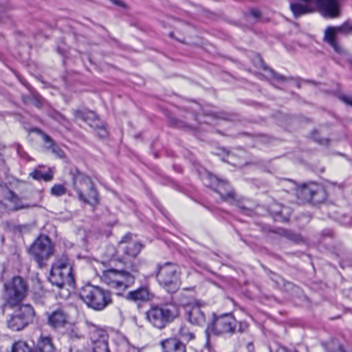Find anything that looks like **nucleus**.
Masks as SVG:
<instances>
[{
	"label": "nucleus",
	"mask_w": 352,
	"mask_h": 352,
	"mask_svg": "<svg viewBox=\"0 0 352 352\" xmlns=\"http://www.w3.org/2000/svg\"><path fill=\"white\" fill-rule=\"evenodd\" d=\"M179 316L178 307L172 302L152 304L145 313L146 321L154 328L162 330Z\"/></svg>",
	"instance_id": "1"
},
{
	"label": "nucleus",
	"mask_w": 352,
	"mask_h": 352,
	"mask_svg": "<svg viewBox=\"0 0 352 352\" xmlns=\"http://www.w3.org/2000/svg\"><path fill=\"white\" fill-rule=\"evenodd\" d=\"M70 175L72 178L73 188L76 192L78 199L90 205L98 204V193L90 177L77 168L72 169Z\"/></svg>",
	"instance_id": "2"
},
{
	"label": "nucleus",
	"mask_w": 352,
	"mask_h": 352,
	"mask_svg": "<svg viewBox=\"0 0 352 352\" xmlns=\"http://www.w3.org/2000/svg\"><path fill=\"white\" fill-rule=\"evenodd\" d=\"M248 328L246 322H239L231 314L214 316L212 323L206 330L208 333L217 336H231L239 332H243Z\"/></svg>",
	"instance_id": "3"
},
{
	"label": "nucleus",
	"mask_w": 352,
	"mask_h": 352,
	"mask_svg": "<svg viewBox=\"0 0 352 352\" xmlns=\"http://www.w3.org/2000/svg\"><path fill=\"white\" fill-rule=\"evenodd\" d=\"M80 297L89 308L96 311H102L112 303L110 292L90 284L81 288Z\"/></svg>",
	"instance_id": "4"
},
{
	"label": "nucleus",
	"mask_w": 352,
	"mask_h": 352,
	"mask_svg": "<svg viewBox=\"0 0 352 352\" xmlns=\"http://www.w3.org/2000/svg\"><path fill=\"white\" fill-rule=\"evenodd\" d=\"M180 276V268L174 263L167 262L157 265V280L169 293H175L179 289Z\"/></svg>",
	"instance_id": "5"
},
{
	"label": "nucleus",
	"mask_w": 352,
	"mask_h": 352,
	"mask_svg": "<svg viewBox=\"0 0 352 352\" xmlns=\"http://www.w3.org/2000/svg\"><path fill=\"white\" fill-rule=\"evenodd\" d=\"M102 281L116 291L118 295L131 287L135 280L134 275L124 270L109 269L103 271Z\"/></svg>",
	"instance_id": "6"
},
{
	"label": "nucleus",
	"mask_w": 352,
	"mask_h": 352,
	"mask_svg": "<svg viewBox=\"0 0 352 352\" xmlns=\"http://www.w3.org/2000/svg\"><path fill=\"white\" fill-rule=\"evenodd\" d=\"M49 280L53 285L63 288L74 283L72 267L66 258L57 260L52 266Z\"/></svg>",
	"instance_id": "7"
},
{
	"label": "nucleus",
	"mask_w": 352,
	"mask_h": 352,
	"mask_svg": "<svg viewBox=\"0 0 352 352\" xmlns=\"http://www.w3.org/2000/svg\"><path fill=\"white\" fill-rule=\"evenodd\" d=\"M4 289L3 299L5 303L3 307L7 305L12 307L19 303L24 298L26 285L21 277L16 276L11 281L5 283Z\"/></svg>",
	"instance_id": "8"
},
{
	"label": "nucleus",
	"mask_w": 352,
	"mask_h": 352,
	"mask_svg": "<svg viewBox=\"0 0 352 352\" xmlns=\"http://www.w3.org/2000/svg\"><path fill=\"white\" fill-rule=\"evenodd\" d=\"M28 251L40 267H42L44 262L54 254L52 243L46 235H40L30 247Z\"/></svg>",
	"instance_id": "9"
},
{
	"label": "nucleus",
	"mask_w": 352,
	"mask_h": 352,
	"mask_svg": "<svg viewBox=\"0 0 352 352\" xmlns=\"http://www.w3.org/2000/svg\"><path fill=\"white\" fill-rule=\"evenodd\" d=\"M34 311L30 305H20L7 320L8 327L12 331H21L33 320Z\"/></svg>",
	"instance_id": "10"
},
{
	"label": "nucleus",
	"mask_w": 352,
	"mask_h": 352,
	"mask_svg": "<svg viewBox=\"0 0 352 352\" xmlns=\"http://www.w3.org/2000/svg\"><path fill=\"white\" fill-rule=\"evenodd\" d=\"M352 32V21H347L338 27L329 26L324 32V41H327L338 54L344 53V50L336 40L338 34H349Z\"/></svg>",
	"instance_id": "11"
},
{
	"label": "nucleus",
	"mask_w": 352,
	"mask_h": 352,
	"mask_svg": "<svg viewBox=\"0 0 352 352\" xmlns=\"http://www.w3.org/2000/svg\"><path fill=\"white\" fill-rule=\"evenodd\" d=\"M87 324L93 329L90 331L92 352H110L108 344L109 335L107 331L98 328L89 322H87Z\"/></svg>",
	"instance_id": "12"
},
{
	"label": "nucleus",
	"mask_w": 352,
	"mask_h": 352,
	"mask_svg": "<svg viewBox=\"0 0 352 352\" xmlns=\"http://www.w3.org/2000/svg\"><path fill=\"white\" fill-rule=\"evenodd\" d=\"M7 200L13 205L14 210H20L33 208H40L38 203L24 204L21 199L6 185L0 184V203Z\"/></svg>",
	"instance_id": "13"
},
{
	"label": "nucleus",
	"mask_w": 352,
	"mask_h": 352,
	"mask_svg": "<svg viewBox=\"0 0 352 352\" xmlns=\"http://www.w3.org/2000/svg\"><path fill=\"white\" fill-rule=\"evenodd\" d=\"M120 245L124 254L131 257L137 256L142 248L140 243L131 240V235L130 234H126L122 237Z\"/></svg>",
	"instance_id": "14"
},
{
	"label": "nucleus",
	"mask_w": 352,
	"mask_h": 352,
	"mask_svg": "<svg viewBox=\"0 0 352 352\" xmlns=\"http://www.w3.org/2000/svg\"><path fill=\"white\" fill-rule=\"evenodd\" d=\"M162 352H186L185 344L177 338H168L160 342Z\"/></svg>",
	"instance_id": "15"
},
{
	"label": "nucleus",
	"mask_w": 352,
	"mask_h": 352,
	"mask_svg": "<svg viewBox=\"0 0 352 352\" xmlns=\"http://www.w3.org/2000/svg\"><path fill=\"white\" fill-rule=\"evenodd\" d=\"M68 314L62 308L57 309L48 315V323L53 327L63 326L67 322Z\"/></svg>",
	"instance_id": "16"
},
{
	"label": "nucleus",
	"mask_w": 352,
	"mask_h": 352,
	"mask_svg": "<svg viewBox=\"0 0 352 352\" xmlns=\"http://www.w3.org/2000/svg\"><path fill=\"white\" fill-rule=\"evenodd\" d=\"M151 296V294L146 287H141L135 290L128 292L125 298L129 301L138 302L149 300Z\"/></svg>",
	"instance_id": "17"
},
{
	"label": "nucleus",
	"mask_w": 352,
	"mask_h": 352,
	"mask_svg": "<svg viewBox=\"0 0 352 352\" xmlns=\"http://www.w3.org/2000/svg\"><path fill=\"white\" fill-rule=\"evenodd\" d=\"M188 319L192 324L202 326L206 322L205 314L197 305L190 307L188 310L186 311Z\"/></svg>",
	"instance_id": "18"
},
{
	"label": "nucleus",
	"mask_w": 352,
	"mask_h": 352,
	"mask_svg": "<svg viewBox=\"0 0 352 352\" xmlns=\"http://www.w3.org/2000/svg\"><path fill=\"white\" fill-rule=\"evenodd\" d=\"M36 351L38 352H55V346L52 342V338L46 336H41L38 338Z\"/></svg>",
	"instance_id": "19"
},
{
	"label": "nucleus",
	"mask_w": 352,
	"mask_h": 352,
	"mask_svg": "<svg viewBox=\"0 0 352 352\" xmlns=\"http://www.w3.org/2000/svg\"><path fill=\"white\" fill-rule=\"evenodd\" d=\"M322 346L327 352H352L336 339H330L327 342H322Z\"/></svg>",
	"instance_id": "20"
},
{
	"label": "nucleus",
	"mask_w": 352,
	"mask_h": 352,
	"mask_svg": "<svg viewBox=\"0 0 352 352\" xmlns=\"http://www.w3.org/2000/svg\"><path fill=\"white\" fill-rule=\"evenodd\" d=\"M65 336L70 344L69 346L80 344V342L85 340V336L77 327H73L68 329L65 333Z\"/></svg>",
	"instance_id": "21"
},
{
	"label": "nucleus",
	"mask_w": 352,
	"mask_h": 352,
	"mask_svg": "<svg viewBox=\"0 0 352 352\" xmlns=\"http://www.w3.org/2000/svg\"><path fill=\"white\" fill-rule=\"evenodd\" d=\"M319 190H320V188L318 186L304 184L298 189L297 194L305 200H312L314 198L315 193Z\"/></svg>",
	"instance_id": "22"
},
{
	"label": "nucleus",
	"mask_w": 352,
	"mask_h": 352,
	"mask_svg": "<svg viewBox=\"0 0 352 352\" xmlns=\"http://www.w3.org/2000/svg\"><path fill=\"white\" fill-rule=\"evenodd\" d=\"M30 176L36 180H43L45 182H50L53 178L52 172L43 173L40 170H35L30 173Z\"/></svg>",
	"instance_id": "23"
},
{
	"label": "nucleus",
	"mask_w": 352,
	"mask_h": 352,
	"mask_svg": "<svg viewBox=\"0 0 352 352\" xmlns=\"http://www.w3.org/2000/svg\"><path fill=\"white\" fill-rule=\"evenodd\" d=\"M12 352H32V350L26 342L18 341L13 344Z\"/></svg>",
	"instance_id": "24"
},
{
	"label": "nucleus",
	"mask_w": 352,
	"mask_h": 352,
	"mask_svg": "<svg viewBox=\"0 0 352 352\" xmlns=\"http://www.w3.org/2000/svg\"><path fill=\"white\" fill-rule=\"evenodd\" d=\"M74 114L77 118H80L85 121H87L88 119H93L96 118V114L93 111H83L81 110H74Z\"/></svg>",
	"instance_id": "25"
},
{
	"label": "nucleus",
	"mask_w": 352,
	"mask_h": 352,
	"mask_svg": "<svg viewBox=\"0 0 352 352\" xmlns=\"http://www.w3.org/2000/svg\"><path fill=\"white\" fill-rule=\"evenodd\" d=\"M37 133L41 135L43 142H45V148L47 150H50L52 147H53L56 144L53 139L45 133L40 129H36Z\"/></svg>",
	"instance_id": "26"
},
{
	"label": "nucleus",
	"mask_w": 352,
	"mask_h": 352,
	"mask_svg": "<svg viewBox=\"0 0 352 352\" xmlns=\"http://www.w3.org/2000/svg\"><path fill=\"white\" fill-rule=\"evenodd\" d=\"M50 193L55 197H60L67 193V189L62 184H55L51 188Z\"/></svg>",
	"instance_id": "27"
},
{
	"label": "nucleus",
	"mask_w": 352,
	"mask_h": 352,
	"mask_svg": "<svg viewBox=\"0 0 352 352\" xmlns=\"http://www.w3.org/2000/svg\"><path fill=\"white\" fill-rule=\"evenodd\" d=\"M69 352H92V350L89 346L78 344L69 346Z\"/></svg>",
	"instance_id": "28"
},
{
	"label": "nucleus",
	"mask_w": 352,
	"mask_h": 352,
	"mask_svg": "<svg viewBox=\"0 0 352 352\" xmlns=\"http://www.w3.org/2000/svg\"><path fill=\"white\" fill-rule=\"evenodd\" d=\"M179 336H181V338H182L183 339H184L187 341L191 340L194 339V338H195L194 333L189 331L187 329H186L184 327H182L180 329Z\"/></svg>",
	"instance_id": "29"
},
{
	"label": "nucleus",
	"mask_w": 352,
	"mask_h": 352,
	"mask_svg": "<svg viewBox=\"0 0 352 352\" xmlns=\"http://www.w3.org/2000/svg\"><path fill=\"white\" fill-rule=\"evenodd\" d=\"M217 191L220 195L221 198L225 201H228L230 199H234V192L232 191H228L226 192H223L221 191L220 187H218Z\"/></svg>",
	"instance_id": "30"
},
{
	"label": "nucleus",
	"mask_w": 352,
	"mask_h": 352,
	"mask_svg": "<svg viewBox=\"0 0 352 352\" xmlns=\"http://www.w3.org/2000/svg\"><path fill=\"white\" fill-rule=\"evenodd\" d=\"M50 150H51L52 153L58 158L63 159L65 157V152L56 144H55Z\"/></svg>",
	"instance_id": "31"
},
{
	"label": "nucleus",
	"mask_w": 352,
	"mask_h": 352,
	"mask_svg": "<svg viewBox=\"0 0 352 352\" xmlns=\"http://www.w3.org/2000/svg\"><path fill=\"white\" fill-rule=\"evenodd\" d=\"M96 133L97 135H98L101 138L107 136L108 133L104 124H102L101 126H98L96 124Z\"/></svg>",
	"instance_id": "32"
},
{
	"label": "nucleus",
	"mask_w": 352,
	"mask_h": 352,
	"mask_svg": "<svg viewBox=\"0 0 352 352\" xmlns=\"http://www.w3.org/2000/svg\"><path fill=\"white\" fill-rule=\"evenodd\" d=\"M118 352H129L131 346L126 340H123L118 345Z\"/></svg>",
	"instance_id": "33"
},
{
	"label": "nucleus",
	"mask_w": 352,
	"mask_h": 352,
	"mask_svg": "<svg viewBox=\"0 0 352 352\" xmlns=\"http://www.w3.org/2000/svg\"><path fill=\"white\" fill-rule=\"evenodd\" d=\"M271 73L272 78L278 81L284 82L287 80V78L284 76L278 74L272 70L271 71Z\"/></svg>",
	"instance_id": "34"
},
{
	"label": "nucleus",
	"mask_w": 352,
	"mask_h": 352,
	"mask_svg": "<svg viewBox=\"0 0 352 352\" xmlns=\"http://www.w3.org/2000/svg\"><path fill=\"white\" fill-rule=\"evenodd\" d=\"M53 118L63 124H65V123L67 121L66 118L63 115L58 112L54 113Z\"/></svg>",
	"instance_id": "35"
},
{
	"label": "nucleus",
	"mask_w": 352,
	"mask_h": 352,
	"mask_svg": "<svg viewBox=\"0 0 352 352\" xmlns=\"http://www.w3.org/2000/svg\"><path fill=\"white\" fill-rule=\"evenodd\" d=\"M275 207H280V206H278V204H274L272 206V208H275ZM280 210H276V209H272V212L276 214V215H283L284 214V210H287V208H286L285 207H282L280 206Z\"/></svg>",
	"instance_id": "36"
},
{
	"label": "nucleus",
	"mask_w": 352,
	"mask_h": 352,
	"mask_svg": "<svg viewBox=\"0 0 352 352\" xmlns=\"http://www.w3.org/2000/svg\"><path fill=\"white\" fill-rule=\"evenodd\" d=\"M315 140L318 142L319 144L322 145H328L329 142V140L327 138L317 139L316 137H314Z\"/></svg>",
	"instance_id": "37"
},
{
	"label": "nucleus",
	"mask_w": 352,
	"mask_h": 352,
	"mask_svg": "<svg viewBox=\"0 0 352 352\" xmlns=\"http://www.w3.org/2000/svg\"><path fill=\"white\" fill-rule=\"evenodd\" d=\"M250 14L256 19H258L261 16V12L258 10H252Z\"/></svg>",
	"instance_id": "38"
},
{
	"label": "nucleus",
	"mask_w": 352,
	"mask_h": 352,
	"mask_svg": "<svg viewBox=\"0 0 352 352\" xmlns=\"http://www.w3.org/2000/svg\"><path fill=\"white\" fill-rule=\"evenodd\" d=\"M248 352H254V346L252 343L250 342L246 345Z\"/></svg>",
	"instance_id": "39"
},
{
	"label": "nucleus",
	"mask_w": 352,
	"mask_h": 352,
	"mask_svg": "<svg viewBox=\"0 0 352 352\" xmlns=\"http://www.w3.org/2000/svg\"><path fill=\"white\" fill-rule=\"evenodd\" d=\"M281 352H298L296 349H290L285 346H282L280 348Z\"/></svg>",
	"instance_id": "40"
},
{
	"label": "nucleus",
	"mask_w": 352,
	"mask_h": 352,
	"mask_svg": "<svg viewBox=\"0 0 352 352\" xmlns=\"http://www.w3.org/2000/svg\"><path fill=\"white\" fill-rule=\"evenodd\" d=\"M113 2L116 4V5H118V6H123V3L121 2L119 0H113Z\"/></svg>",
	"instance_id": "41"
},
{
	"label": "nucleus",
	"mask_w": 352,
	"mask_h": 352,
	"mask_svg": "<svg viewBox=\"0 0 352 352\" xmlns=\"http://www.w3.org/2000/svg\"><path fill=\"white\" fill-rule=\"evenodd\" d=\"M347 104L352 106V98H348L344 100Z\"/></svg>",
	"instance_id": "42"
},
{
	"label": "nucleus",
	"mask_w": 352,
	"mask_h": 352,
	"mask_svg": "<svg viewBox=\"0 0 352 352\" xmlns=\"http://www.w3.org/2000/svg\"><path fill=\"white\" fill-rule=\"evenodd\" d=\"M38 196H39V198H38V202H40L42 199H43V195L41 192H38Z\"/></svg>",
	"instance_id": "43"
},
{
	"label": "nucleus",
	"mask_w": 352,
	"mask_h": 352,
	"mask_svg": "<svg viewBox=\"0 0 352 352\" xmlns=\"http://www.w3.org/2000/svg\"><path fill=\"white\" fill-rule=\"evenodd\" d=\"M21 147L20 146H17V152H18L19 154L21 153Z\"/></svg>",
	"instance_id": "44"
},
{
	"label": "nucleus",
	"mask_w": 352,
	"mask_h": 352,
	"mask_svg": "<svg viewBox=\"0 0 352 352\" xmlns=\"http://www.w3.org/2000/svg\"><path fill=\"white\" fill-rule=\"evenodd\" d=\"M349 61L350 64L352 65V57L349 58Z\"/></svg>",
	"instance_id": "45"
},
{
	"label": "nucleus",
	"mask_w": 352,
	"mask_h": 352,
	"mask_svg": "<svg viewBox=\"0 0 352 352\" xmlns=\"http://www.w3.org/2000/svg\"><path fill=\"white\" fill-rule=\"evenodd\" d=\"M184 290H190V289H192V287H190V288H184Z\"/></svg>",
	"instance_id": "46"
},
{
	"label": "nucleus",
	"mask_w": 352,
	"mask_h": 352,
	"mask_svg": "<svg viewBox=\"0 0 352 352\" xmlns=\"http://www.w3.org/2000/svg\"><path fill=\"white\" fill-rule=\"evenodd\" d=\"M338 187L340 188V189H342V185H339Z\"/></svg>",
	"instance_id": "47"
}]
</instances>
